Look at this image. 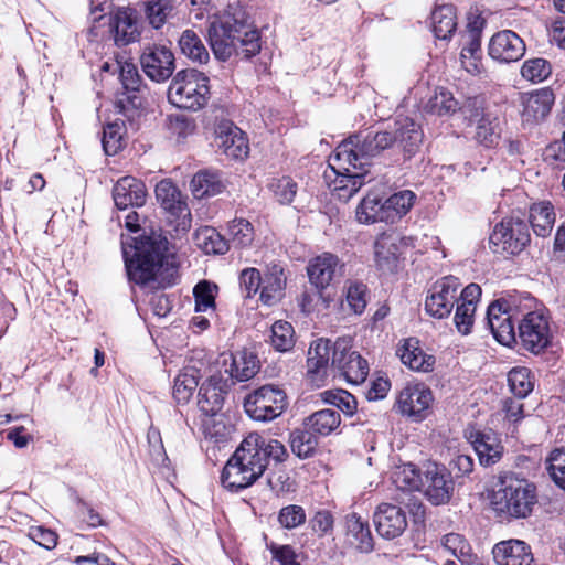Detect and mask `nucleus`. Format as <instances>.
Segmentation results:
<instances>
[{"mask_svg":"<svg viewBox=\"0 0 565 565\" xmlns=\"http://www.w3.org/2000/svg\"><path fill=\"white\" fill-rule=\"evenodd\" d=\"M422 487L427 499L436 505L447 503L454 490L452 480L446 468L437 463L426 466Z\"/></svg>","mask_w":565,"mask_h":565,"instance_id":"obj_15","label":"nucleus"},{"mask_svg":"<svg viewBox=\"0 0 565 565\" xmlns=\"http://www.w3.org/2000/svg\"><path fill=\"white\" fill-rule=\"evenodd\" d=\"M199 382L195 374L184 372L179 374L174 380L173 397L180 404H185L190 401L193 392L198 387Z\"/></svg>","mask_w":565,"mask_h":565,"instance_id":"obj_51","label":"nucleus"},{"mask_svg":"<svg viewBox=\"0 0 565 565\" xmlns=\"http://www.w3.org/2000/svg\"><path fill=\"white\" fill-rule=\"evenodd\" d=\"M207 40L215 58L222 62L235 54L248 58L260 51L259 32L242 11L214 17L207 28Z\"/></svg>","mask_w":565,"mask_h":565,"instance_id":"obj_3","label":"nucleus"},{"mask_svg":"<svg viewBox=\"0 0 565 565\" xmlns=\"http://www.w3.org/2000/svg\"><path fill=\"white\" fill-rule=\"evenodd\" d=\"M530 241L527 223L519 217L503 218L494 226L490 235V244L494 246V252L507 255L520 254Z\"/></svg>","mask_w":565,"mask_h":565,"instance_id":"obj_9","label":"nucleus"},{"mask_svg":"<svg viewBox=\"0 0 565 565\" xmlns=\"http://www.w3.org/2000/svg\"><path fill=\"white\" fill-rule=\"evenodd\" d=\"M225 394L226 384L222 377L212 375L199 388L198 405L204 414L215 415L223 407Z\"/></svg>","mask_w":565,"mask_h":565,"instance_id":"obj_27","label":"nucleus"},{"mask_svg":"<svg viewBox=\"0 0 565 565\" xmlns=\"http://www.w3.org/2000/svg\"><path fill=\"white\" fill-rule=\"evenodd\" d=\"M195 243L205 254L223 255L230 249V242L210 226L196 231Z\"/></svg>","mask_w":565,"mask_h":565,"instance_id":"obj_39","label":"nucleus"},{"mask_svg":"<svg viewBox=\"0 0 565 565\" xmlns=\"http://www.w3.org/2000/svg\"><path fill=\"white\" fill-rule=\"evenodd\" d=\"M114 39L117 45H127L138 40V22L131 10H119L113 22Z\"/></svg>","mask_w":565,"mask_h":565,"instance_id":"obj_31","label":"nucleus"},{"mask_svg":"<svg viewBox=\"0 0 565 565\" xmlns=\"http://www.w3.org/2000/svg\"><path fill=\"white\" fill-rule=\"evenodd\" d=\"M366 286L362 282H351L347 290V301L355 313H362L366 307Z\"/></svg>","mask_w":565,"mask_h":565,"instance_id":"obj_59","label":"nucleus"},{"mask_svg":"<svg viewBox=\"0 0 565 565\" xmlns=\"http://www.w3.org/2000/svg\"><path fill=\"white\" fill-rule=\"evenodd\" d=\"M416 200L417 195L411 190H402L387 198L385 200V207L387 214L392 216L390 223H394L406 215L414 206Z\"/></svg>","mask_w":565,"mask_h":565,"instance_id":"obj_42","label":"nucleus"},{"mask_svg":"<svg viewBox=\"0 0 565 565\" xmlns=\"http://www.w3.org/2000/svg\"><path fill=\"white\" fill-rule=\"evenodd\" d=\"M392 479L396 488L404 491L419 490L423 483L420 473L412 463L397 467L392 473Z\"/></svg>","mask_w":565,"mask_h":565,"instance_id":"obj_44","label":"nucleus"},{"mask_svg":"<svg viewBox=\"0 0 565 565\" xmlns=\"http://www.w3.org/2000/svg\"><path fill=\"white\" fill-rule=\"evenodd\" d=\"M385 205V201L382 202L376 195L367 194L356 209L358 221L364 224L391 222L392 216L387 214Z\"/></svg>","mask_w":565,"mask_h":565,"instance_id":"obj_35","label":"nucleus"},{"mask_svg":"<svg viewBox=\"0 0 565 565\" xmlns=\"http://www.w3.org/2000/svg\"><path fill=\"white\" fill-rule=\"evenodd\" d=\"M28 535L33 542L46 550H52L57 544V534L43 526L30 527Z\"/></svg>","mask_w":565,"mask_h":565,"instance_id":"obj_61","label":"nucleus"},{"mask_svg":"<svg viewBox=\"0 0 565 565\" xmlns=\"http://www.w3.org/2000/svg\"><path fill=\"white\" fill-rule=\"evenodd\" d=\"M309 430L296 429L290 433L289 443L291 451L299 458L305 459L313 455L317 440Z\"/></svg>","mask_w":565,"mask_h":565,"instance_id":"obj_48","label":"nucleus"},{"mask_svg":"<svg viewBox=\"0 0 565 565\" xmlns=\"http://www.w3.org/2000/svg\"><path fill=\"white\" fill-rule=\"evenodd\" d=\"M508 382L511 392L519 399L526 397L534 387L531 379V372L526 367H515L508 374Z\"/></svg>","mask_w":565,"mask_h":565,"instance_id":"obj_47","label":"nucleus"},{"mask_svg":"<svg viewBox=\"0 0 565 565\" xmlns=\"http://www.w3.org/2000/svg\"><path fill=\"white\" fill-rule=\"evenodd\" d=\"M306 512L302 507L290 504L280 509L278 522L284 529L292 530L306 522Z\"/></svg>","mask_w":565,"mask_h":565,"instance_id":"obj_56","label":"nucleus"},{"mask_svg":"<svg viewBox=\"0 0 565 565\" xmlns=\"http://www.w3.org/2000/svg\"><path fill=\"white\" fill-rule=\"evenodd\" d=\"M431 28L435 36L449 40L457 29V13L452 4L437 7L431 13Z\"/></svg>","mask_w":565,"mask_h":565,"instance_id":"obj_33","label":"nucleus"},{"mask_svg":"<svg viewBox=\"0 0 565 565\" xmlns=\"http://www.w3.org/2000/svg\"><path fill=\"white\" fill-rule=\"evenodd\" d=\"M393 147L394 138L390 131L358 134L342 141L324 171V180L333 195L349 201L362 185L374 179L372 172L365 169L370 160Z\"/></svg>","mask_w":565,"mask_h":565,"instance_id":"obj_1","label":"nucleus"},{"mask_svg":"<svg viewBox=\"0 0 565 565\" xmlns=\"http://www.w3.org/2000/svg\"><path fill=\"white\" fill-rule=\"evenodd\" d=\"M225 184L217 172L203 170L194 174L191 180V191L196 199L214 196L221 193Z\"/></svg>","mask_w":565,"mask_h":565,"instance_id":"obj_34","label":"nucleus"},{"mask_svg":"<svg viewBox=\"0 0 565 565\" xmlns=\"http://www.w3.org/2000/svg\"><path fill=\"white\" fill-rule=\"evenodd\" d=\"M140 63L146 75L154 82H164L174 72V55L166 46L146 47L140 56Z\"/></svg>","mask_w":565,"mask_h":565,"instance_id":"obj_14","label":"nucleus"},{"mask_svg":"<svg viewBox=\"0 0 565 565\" xmlns=\"http://www.w3.org/2000/svg\"><path fill=\"white\" fill-rule=\"evenodd\" d=\"M546 470L555 484L565 490V450L551 451L546 458Z\"/></svg>","mask_w":565,"mask_h":565,"instance_id":"obj_53","label":"nucleus"},{"mask_svg":"<svg viewBox=\"0 0 565 565\" xmlns=\"http://www.w3.org/2000/svg\"><path fill=\"white\" fill-rule=\"evenodd\" d=\"M247 436L257 437V454L260 457L265 468L268 465V460L273 459L276 462H282L288 457L286 447L277 439L265 438L258 433H250Z\"/></svg>","mask_w":565,"mask_h":565,"instance_id":"obj_41","label":"nucleus"},{"mask_svg":"<svg viewBox=\"0 0 565 565\" xmlns=\"http://www.w3.org/2000/svg\"><path fill=\"white\" fill-rule=\"evenodd\" d=\"M217 147L231 159L243 160L249 147L245 134L228 120L221 121L215 130Z\"/></svg>","mask_w":565,"mask_h":565,"instance_id":"obj_17","label":"nucleus"},{"mask_svg":"<svg viewBox=\"0 0 565 565\" xmlns=\"http://www.w3.org/2000/svg\"><path fill=\"white\" fill-rule=\"evenodd\" d=\"M495 512L516 519L527 518L536 504L535 486L525 479L505 476L491 501Z\"/></svg>","mask_w":565,"mask_h":565,"instance_id":"obj_6","label":"nucleus"},{"mask_svg":"<svg viewBox=\"0 0 565 565\" xmlns=\"http://www.w3.org/2000/svg\"><path fill=\"white\" fill-rule=\"evenodd\" d=\"M471 443L481 466L489 467L497 463L503 454L500 438L492 430H473L469 433Z\"/></svg>","mask_w":565,"mask_h":565,"instance_id":"obj_21","label":"nucleus"},{"mask_svg":"<svg viewBox=\"0 0 565 565\" xmlns=\"http://www.w3.org/2000/svg\"><path fill=\"white\" fill-rule=\"evenodd\" d=\"M161 234L152 232L135 246L122 245V255L130 281L141 286L167 288L177 284L179 265Z\"/></svg>","mask_w":565,"mask_h":565,"instance_id":"obj_2","label":"nucleus"},{"mask_svg":"<svg viewBox=\"0 0 565 565\" xmlns=\"http://www.w3.org/2000/svg\"><path fill=\"white\" fill-rule=\"evenodd\" d=\"M487 321L491 333L499 343L511 345L515 342L514 324L511 315L503 309V303L495 301L488 307Z\"/></svg>","mask_w":565,"mask_h":565,"instance_id":"obj_25","label":"nucleus"},{"mask_svg":"<svg viewBox=\"0 0 565 565\" xmlns=\"http://www.w3.org/2000/svg\"><path fill=\"white\" fill-rule=\"evenodd\" d=\"M227 232L231 244L236 248L248 247L254 241V231L252 224L244 218L233 220Z\"/></svg>","mask_w":565,"mask_h":565,"instance_id":"obj_45","label":"nucleus"},{"mask_svg":"<svg viewBox=\"0 0 565 565\" xmlns=\"http://www.w3.org/2000/svg\"><path fill=\"white\" fill-rule=\"evenodd\" d=\"M552 73V66L545 58L534 57L523 62L521 75L524 79L532 83L545 81Z\"/></svg>","mask_w":565,"mask_h":565,"instance_id":"obj_50","label":"nucleus"},{"mask_svg":"<svg viewBox=\"0 0 565 565\" xmlns=\"http://www.w3.org/2000/svg\"><path fill=\"white\" fill-rule=\"evenodd\" d=\"M322 399L331 405L337 406L347 415H353L358 407L355 397L347 391H324L321 393Z\"/></svg>","mask_w":565,"mask_h":565,"instance_id":"obj_52","label":"nucleus"},{"mask_svg":"<svg viewBox=\"0 0 565 565\" xmlns=\"http://www.w3.org/2000/svg\"><path fill=\"white\" fill-rule=\"evenodd\" d=\"M460 286L458 278L454 276H446L437 280L426 297L427 313L437 319L448 317L457 303Z\"/></svg>","mask_w":565,"mask_h":565,"instance_id":"obj_12","label":"nucleus"},{"mask_svg":"<svg viewBox=\"0 0 565 565\" xmlns=\"http://www.w3.org/2000/svg\"><path fill=\"white\" fill-rule=\"evenodd\" d=\"M347 537L349 543L359 552L369 554L374 550V539L366 521L356 513L345 518Z\"/></svg>","mask_w":565,"mask_h":565,"instance_id":"obj_29","label":"nucleus"},{"mask_svg":"<svg viewBox=\"0 0 565 565\" xmlns=\"http://www.w3.org/2000/svg\"><path fill=\"white\" fill-rule=\"evenodd\" d=\"M342 269L343 264L337 255L323 253L307 266L309 282L313 289L326 290L338 275H342Z\"/></svg>","mask_w":565,"mask_h":565,"instance_id":"obj_16","label":"nucleus"},{"mask_svg":"<svg viewBox=\"0 0 565 565\" xmlns=\"http://www.w3.org/2000/svg\"><path fill=\"white\" fill-rule=\"evenodd\" d=\"M288 406L286 392L275 384H266L249 393L244 399L246 414L258 422L279 417Z\"/></svg>","mask_w":565,"mask_h":565,"instance_id":"obj_8","label":"nucleus"},{"mask_svg":"<svg viewBox=\"0 0 565 565\" xmlns=\"http://www.w3.org/2000/svg\"><path fill=\"white\" fill-rule=\"evenodd\" d=\"M433 392L423 383H408L398 393L395 408L413 422H422L430 414Z\"/></svg>","mask_w":565,"mask_h":565,"instance_id":"obj_10","label":"nucleus"},{"mask_svg":"<svg viewBox=\"0 0 565 565\" xmlns=\"http://www.w3.org/2000/svg\"><path fill=\"white\" fill-rule=\"evenodd\" d=\"M396 353L402 363L413 371L429 372L435 364V358L424 353L419 347V341L415 338L404 340L397 348Z\"/></svg>","mask_w":565,"mask_h":565,"instance_id":"obj_28","label":"nucleus"},{"mask_svg":"<svg viewBox=\"0 0 565 565\" xmlns=\"http://www.w3.org/2000/svg\"><path fill=\"white\" fill-rule=\"evenodd\" d=\"M260 299L266 305H271L280 296L284 282L279 277L262 279Z\"/></svg>","mask_w":565,"mask_h":565,"instance_id":"obj_60","label":"nucleus"},{"mask_svg":"<svg viewBox=\"0 0 565 565\" xmlns=\"http://www.w3.org/2000/svg\"><path fill=\"white\" fill-rule=\"evenodd\" d=\"M181 53L193 63L206 64L210 54L199 34L191 30H184L178 41Z\"/></svg>","mask_w":565,"mask_h":565,"instance_id":"obj_36","label":"nucleus"},{"mask_svg":"<svg viewBox=\"0 0 565 565\" xmlns=\"http://www.w3.org/2000/svg\"><path fill=\"white\" fill-rule=\"evenodd\" d=\"M519 338L522 347L534 353L543 352L550 344L552 332L548 317L541 311H532L519 323Z\"/></svg>","mask_w":565,"mask_h":565,"instance_id":"obj_11","label":"nucleus"},{"mask_svg":"<svg viewBox=\"0 0 565 565\" xmlns=\"http://www.w3.org/2000/svg\"><path fill=\"white\" fill-rule=\"evenodd\" d=\"M270 189L280 203H290L297 193V183L289 177L274 180Z\"/></svg>","mask_w":565,"mask_h":565,"instance_id":"obj_58","label":"nucleus"},{"mask_svg":"<svg viewBox=\"0 0 565 565\" xmlns=\"http://www.w3.org/2000/svg\"><path fill=\"white\" fill-rule=\"evenodd\" d=\"M403 244L404 238L392 234H384L376 239L375 262L382 273H394L397 269Z\"/></svg>","mask_w":565,"mask_h":565,"instance_id":"obj_24","label":"nucleus"},{"mask_svg":"<svg viewBox=\"0 0 565 565\" xmlns=\"http://www.w3.org/2000/svg\"><path fill=\"white\" fill-rule=\"evenodd\" d=\"M124 125L110 122L104 128L103 148L106 154L114 156L122 148Z\"/></svg>","mask_w":565,"mask_h":565,"instance_id":"obj_54","label":"nucleus"},{"mask_svg":"<svg viewBox=\"0 0 565 565\" xmlns=\"http://www.w3.org/2000/svg\"><path fill=\"white\" fill-rule=\"evenodd\" d=\"M310 526L313 532L324 535L333 527V516L329 511H318L310 520Z\"/></svg>","mask_w":565,"mask_h":565,"instance_id":"obj_64","label":"nucleus"},{"mask_svg":"<svg viewBox=\"0 0 565 565\" xmlns=\"http://www.w3.org/2000/svg\"><path fill=\"white\" fill-rule=\"evenodd\" d=\"M476 309L475 307H470V303H457L454 322L459 333L467 335L471 332Z\"/></svg>","mask_w":565,"mask_h":565,"instance_id":"obj_57","label":"nucleus"},{"mask_svg":"<svg viewBox=\"0 0 565 565\" xmlns=\"http://www.w3.org/2000/svg\"><path fill=\"white\" fill-rule=\"evenodd\" d=\"M156 198L161 207L169 212L171 216L183 217L181 222L183 230L189 227V221L185 220L190 215L186 202L183 200L180 190L171 181L162 180L157 184Z\"/></svg>","mask_w":565,"mask_h":565,"instance_id":"obj_23","label":"nucleus"},{"mask_svg":"<svg viewBox=\"0 0 565 565\" xmlns=\"http://www.w3.org/2000/svg\"><path fill=\"white\" fill-rule=\"evenodd\" d=\"M303 424L313 435L329 436L340 426L341 416L335 409L324 408L306 417Z\"/></svg>","mask_w":565,"mask_h":565,"instance_id":"obj_32","label":"nucleus"},{"mask_svg":"<svg viewBox=\"0 0 565 565\" xmlns=\"http://www.w3.org/2000/svg\"><path fill=\"white\" fill-rule=\"evenodd\" d=\"M492 554L497 565H533L534 563L530 546L520 540L497 543Z\"/></svg>","mask_w":565,"mask_h":565,"instance_id":"obj_22","label":"nucleus"},{"mask_svg":"<svg viewBox=\"0 0 565 565\" xmlns=\"http://www.w3.org/2000/svg\"><path fill=\"white\" fill-rule=\"evenodd\" d=\"M554 100V93L550 88H540L521 94L522 121L525 124H536L545 119L552 109Z\"/></svg>","mask_w":565,"mask_h":565,"instance_id":"obj_19","label":"nucleus"},{"mask_svg":"<svg viewBox=\"0 0 565 565\" xmlns=\"http://www.w3.org/2000/svg\"><path fill=\"white\" fill-rule=\"evenodd\" d=\"M443 545L462 565H471L477 561L470 544L457 533H449L444 536Z\"/></svg>","mask_w":565,"mask_h":565,"instance_id":"obj_43","label":"nucleus"},{"mask_svg":"<svg viewBox=\"0 0 565 565\" xmlns=\"http://www.w3.org/2000/svg\"><path fill=\"white\" fill-rule=\"evenodd\" d=\"M307 366L309 374L321 377L328 369H334L351 384L363 383L370 370L367 361L351 350V341L345 338L334 342L323 338L313 341L308 350Z\"/></svg>","mask_w":565,"mask_h":565,"instance_id":"obj_4","label":"nucleus"},{"mask_svg":"<svg viewBox=\"0 0 565 565\" xmlns=\"http://www.w3.org/2000/svg\"><path fill=\"white\" fill-rule=\"evenodd\" d=\"M146 198L145 183L130 175L119 179L113 189V199L118 210L140 207L146 203Z\"/></svg>","mask_w":565,"mask_h":565,"instance_id":"obj_20","label":"nucleus"},{"mask_svg":"<svg viewBox=\"0 0 565 565\" xmlns=\"http://www.w3.org/2000/svg\"><path fill=\"white\" fill-rule=\"evenodd\" d=\"M142 7L148 23L156 30L178 18L179 13L177 0H145Z\"/></svg>","mask_w":565,"mask_h":565,"instance_id":"obj_30","label":"nucleus"},{"mask_svg":"<svg viewBox=\"0 0 565 565\" xmlns=\"http://www.w3.org/2000/svg\"><path fill=\"white\" fill-rule=\"evenodd\" d=\"M523 39L511 30L497 32L488 45L489 56L499 63H512L521 60L525 54Z\"/></svg>","mask_w":565,"mask_h":565,"instance_id":"obj_13","label":"nucleus"},{"mask_svg":"<svg viewBox=\"0 0 565 565\" xmlns=\"http://www.w3.org/2000/svg\"><path fill=\"white\" fill-rule=\"evenodd\" d=\"M209 96V77L195 68L178 72L168 89V99L172 105L193 111L203 108Z\"/></svg>","mask_w":565,"mask_h":565,"instance_id":"obj_7","label":"nucleus"},{"mask_svg":"<svg viewBox=\"0 0 565 565\" xmlns=\"http://www.w3.org/2000/svg\"><path fill=\"white\" fill-rule=\"evenodd\" d=\"M425 109L439 116L449 115L456 113L458 109V102L454 98L450 92L440 88L429 98Z\"/></svg>","mask_w":565,"mask_h":565,"instance_id":"obj_49","label":"nucleus"},{"mask_svg":"<svg viewBox=\"0 0 565 565\" xmlns=\"http://www.w3.org/2000/svg\"><path fill=\"white\" fill-rule=\"evenodd\" d=\"M392 136L394 138V147L399 148L407 158L417 152L424 137L420 126L408 117L396 120L395 131Z\"/></svg>","mask_w":565,"mask_h":565,"instance_id":"obj_26","label":"nucleus"},{"mask_svg":"<svg viewBox=\"0 0 565 565\" xmlns=\"http://www.w3.org/2000/svg\"><path fill=\"white\" fill-rule=\"evenodd\" d=\"M376 532L386 540L401 536L407 527L405 511L397 505L381 503L373 516Z\"/></svg>","mask_w":565,"mask_h":565,"instance_id":"obj_18","label":"nucleus"},{"mask_svg":"<svg viewBox=\"0 0 565 565\" xmlns=\"http://www.w3.org/2000/svg\"><path fill=\"white\" fill-rule=\"evenodd\" d=\"M320 301L326 308L329 306V296L324 295V290H305L300 297V306L305 312H311Z\"/></svg>","mask_w":565,"mask_h":565,"instance_id":"obj_63","label":"nucleus"},{"mask_svg":"<svg viewBox=\"0 0 565 565\" xmlns=\"http://www.w3.org/2000/svg\"><path fill=\"white\" fill-rule=\"evenodd\" d=\"M241 288L246 292V297L254 296L262 286L260 273L256 268L244 269L239 277Z\"/></svg>","mask_w":565,"mask_h":565,"instance_id":"obj_62","label":"nucleus"},{"mask_svg":"<svg viewBox=\"0 0 565 565\" xmlns=\"http://www.w3.org/2000/svg\"><path fill=\"white\" fill-rule=\"evenodd\" d=\"M259 361L253 353L242 352L233 358L230 370V376L238 382H245L253 379L259 371Z\"/></svg>","mask_w":565,"mask_h":565,"instance_id":"obj_40","label":"nucleus"},{"mask_svg":"<svg viewBox=\"0 0 565 565\" xmlns=\"http://www.w3.org/2000/svg\"><path fill=\"white\" fill-rule=\"evenodd\" d=\"M500 137L499 118L490 113H482L476 124V141L486 148H492L498 145Z\"/></svg>","mask_w":565,"mask_h":565,"instance_id":"obj_37","label":"nucleus"},{"mask_svg":"<svg viewBox=\"0 0 565 565\" xmlns=\"http://www.w3.org/2000/svg\"><path fill=\"white\" fill-rule=\"evenodd\" d=\"M216 286L211 282L203 280L200 281L193 289L195 299V311L205 312L209 309L214 308L215 303V290Z\"/></svg>","mask_w":565,"mask_h":565,"instance_id":"obj_55","label":"nucleus"},{"mask_svg":"<svg viewBox=\"0 0 565 565\" xmlns=\"http://www.w3.org/2000/svg\"><path fill=\"white\" fill-rule=\"evenodd\" d=\"M271 345L280 352H287L295 345V331L292 326L287 321H276L271 326L270 335Z\"/></svg>","mask_w":565,"mask_h":565,"instance_id":"obj_46","label":"nucleus"},{"mask_svg":"<svg viewBox=\"0 0 565 565\" xmlns=\"http://www.w3.org/2000/svg\"><path fill=\"white\" fill-rule=\"evenodd\" d=\"M257 437L246 436L227 460L221 475L222 486L233 492L246 489L258 480L265 463L257 454Z\"/></svg>","mask_w":565,"mask_h":565,"instance_id":"obj_5","label":"nucleus"},{"mask_svg":"<svg viewBox=\"0 0 565 565\" xmlns=\"http://www.w3.org/2000/svg\"><path fill=\"white\" fill-rule=\"evenodd\" d=\"M530 222L537 236H548L555 223L553 205L546 201L534 203L530 209Z\"/></svg>","mask_w":565,"mask_h":565,"instance_id":"obj_38","label":"nucleus"}]
</instances>
